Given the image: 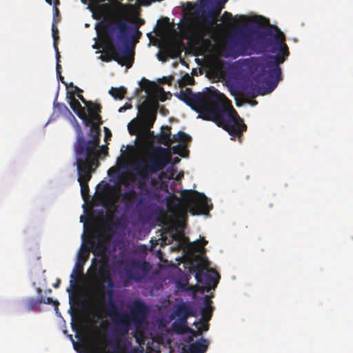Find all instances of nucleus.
I'll use <instances>...</instances> for the list:
<instances>
[{
	"mask_svg": "<svg viewBox=\"0 0 353 353\" xmlns=\"http://www.w3.org/2000/svg\"><path fill=\"white\" fill-rule=\"evenodd\" d=\"M175 96L198 112L199 118L214 122L227 131L232 137V140L237 137L239 141H241L247 125L233 108L231 101L217 90L213 88L205 94H194L190 88H187L176 93Z\"/></svg>",
	"mask_w": 353,
	"mask_h": 353,
	"instance_id": "nucleus-1",
	"label": "nucleus"
},
{
	"mask_svg": "<svg viewBox=\"0 0 353 353\" xmlns=\"http://www.w3.org/2000/svg\"><path fill=\"white\" fill-rule=\"evenodd\" d=\"M228 50L230 55L234 58L266 52L275 53V55L261 59L257 63H262L268 58L274 57L277 65L283 63L290 55L283 32L277 26L272 25L267 29H262L259 26L241 28L238 38L230 41Z\"/></svg>",
	"mask_w": 353,
	"mask_h": 353,
	"instance_id": "nucleus-2",
	"label": "nucleus"
},
{
	"mask_svg": "<svg viewBox=\"0 0 353 353\" xmlns=\"http://www.w3.org/2000/svg\"><path fill=\"white\" fill-rule=\"evenodd\" d=\"M102 310L106 316L112 320L116 326L112 338L108 340V343L105 341H99L92 353L124 352L127 347L130 345V342L125 340L123 346L121 347L119 345L121 339L128 334L132 322L136 326L143 322L148 312L146 305L143 301L136 300L133 303L130 314L122 313L119 312L117 305L110 297L107 305Z\"/></svg>",
	"mask_w": 353,
	"mask_h": 353,
	"instance_id": "nucleus-3",
	"label": "nucleus"
},
{
	"mask_svg": "<svg viewBox=\"0 0 353 353\" xmlns=\"http://www.w3.org/2000/svg\"><path fill=\"white\" fill-rule=\"evenodd\" d=\"M168 162L166 149L157 146L149 154L147 160L142 159L136 163L134 170L138 176L137 185L139 189L138 195L140 196L136 205L138 210H145L148 208V200L152 199L156 196L155 190L147 185L150 174H157L162 170Z\"/></svg>",
	"mask_w": 353,
	"mask_h": 353,
	"instance_id": "nucleus-4",
	"label": "nucleus"
},
{
	"mask_svg": "<svg viewBox=\"0 0 353 353\" xmlns=\"http://www.w3.org/2000/svg\"><path fill=\"white\" fill-rule=\"evenodd\" d=\"M256 74L254 81L257 83L245 84L241 88V93L237 90H231L235 96L242 95L248 99H252L259 95L271 93L281 79V69L274 61V57H270L262 63H256L255 67Z\"/></svg>",
	"mask_w": 353,
	"mask_h": 353,
	"instance_id": "nucleus-5",
	"label": "nucleus"
},
{
	"mask_svg": "<svg viewBox=\"0 0 353 353\" xmlns=\"http://www.w3.org/2000/svg\"><path fill=\"white\" fill-rule=\"evenodd\" d=\"M95 142L85 143L82 137L78 139V146L74 151L77 167L78 181L81 186V194L83 200L89 196L88 182L92 178V174L99 166V159L101 155H97L94 152Z\"/></svg>",
	"mask_w": 353,
	"mask_h": 353,
	"instance_id": "nucleus-6",
	"label": "nucleus"
},
{
	"mask_svg": "<svg viewBox=\"0 0 353 353\" xmlns=\"http://www.w3.org/2000/svg\"><path fill=\"white\" fill-rule=\"evenodd\" d=\"M96 30L106 42L113 41L122 42L125 48L129 49L132 40L137 42L142 33L139 29L129 26L125 21L114 22L110 20H103L96 24Z\"/></svg>",
	"mask_w": 353,
	"mask_h": 353,
	"instance_id": "nucleus-7",
	"label": "nucleus"
},
{
	"mask_svg": "<svg viewBox=\"0 0 353 353\" xmlns=\"http://www.w3.org/2000/svg\"><path fill=\"white\" fill-rule=\"evenodd\" d=\"M174 208L179 214L183 215L188 211L193 215L205 214L212 208L208 205L207 196L196 190H186L182 193L180 203H174Z\"/></svg>",
	"mask_w": 353,
	"mask_h": 353,
	"instance_id": "nucleus-8",
	"label": "nucleus"
},
{
	"mask_svg": "<svg viewBox=\"0 0 353 353\" xmlns=\"http://www.w3.org/2000/svg\"><path fill=\"white\" fill-rule=\"evenodd\" d=\"M159 105L157 103L145 101L138 108L139 113L137 118L132 120L128 125L131 135L137 134L141 130L153 133L150 129L157 119Z\"/></svg>",
	"mask_w": 353,
	"mask_h": 353,
	"instance_id": "nucleus-9",
	"label": "nucleus"
},
{
	"mask_svg": "<svg viewBox=\"0 0 353 353\" xmlns=\"http://www.w3.org/2000/svg\"><path fill=\"white\" fill-rule=\"evenodd\" d=\"M108 244V239L103 235L97 234L90 238L88 245L79 250L76 265L82 267L89 259L90 252L95 256H103L107 251Z\"/></svg>",
	"mask_w": 353,
	"mask_h": 353,
	"instance_id": "nucleus-10",
	"label": "nucleus"
},
{
	"mask_svg": "<svg viewBox=\"0 0 353 353\" xmlns=\"http://www.w3.org/2000/svg\"><path fill=\"white\" fill-rule=\"evenodd\" d=\"M191 272L195 273V279L199 284V291L202 293L209 292L211 289H214L219 281L220 275L212 269H205L200 265L196 264L191 267Z\"/></svg>",
	"mask_w": 353,
	"mask_h": 353,
	"instance_id": "nucleus-11",
	"label": "nucleus"
},
{
	"mask_svg": "<svg viewBox=\"0 0 353 353\" xmlns=\"http://www.w3.org/2000/svg\"><path fill=\"white\" fill-rule=\"evenodd\" d=\"M90 119L92 121V123L90 126V133H91V139L86 141L85 139L83 133L82 132V130L79 125H78L77 129V137L76 143L74 145V151H76V148L78 146V139L81 137H82L83 140L85 143H89V142H95L97 143V145L94 147V152L97 153V155H101V154H104L105 155L108 154V148L103 147L101 149H97L99 145L100 142V135H101V130H100V125L102 124V119L99 114H89Z\"/></svg>",
	"mask_w": 353,
	"mask_h": 353,
	"instance_id": "nucleus-12",
	"label": "nucleus"
},
{
	"mask_svg": "<svg viewBox=\"0 0 353 353\" xmlns=\"http://www.w3.org/2000/svg\"><path fill=\"white\" fill-rule=\"evenodd\" d=\"M118 50H120L121 52H119L117 48L113 45H111L108 50L101 54L99 58L105 62H110L114 60L122 66L126 65L127 68L132 67L133 57L130 50L128 48L121 50L120 47H118Z\"/></svg>",
	"mask_w": 353,
	"mask_h": 353,
	"instance_id": "nucleus-13",
	"label": "nucleus"
},
{
	"mask_svg": "<svg viewBox=\"0 0 353 353\" xmlns=\"http://www.w3.org/2000/svg\"><path fill=\"white\" fill-rule=\"evenodd\" d=\"M95 276L97 288L99 292V301L100 302H103L105 300V284L107 283L108 287L110 288L108 291L109 297H112L113 294L112 288L114 285L108 266L106 264L99 265Z\"/></svg>",
	"mask_w": 353,
	"mask_h": 353,
	"instance_id": "nucleus-14",
	"label": "nucleus"
},
{
	"mask_svg": "<svg viewBox=\"0 0 353 353\" xmlns=\"http://www.w3.org/2000/svg\"><path fill=\"white\" fill-rule=\"evenodd\" d=\"M123 270L127 279L140 281L150 270V265L146 261L131 260L123 266Z\"/></svg>",
	"mask_w": 353,
	"mask_h": 353,
	"instance_id": "nucleus-15",
	"label": "nucleus"
},
{
	"mask_svg": "<svg viewBox=\"0 0 353 353\" xmlns=\"http://www.w3.org/2000/svg\"><path fill=\"white\" fill-rule=\"evenodd\" d=\"M180 54L179 43L176 41H168L163 45L162 51L157 53V57L159 61L165 62L168 57L176 58Z\"/></svg>",
	"mask_w": 353,
	"mask_h": 353,
	"instance_id": "nucleus-16",
	"label": "nucleus"
},
{
	"mask_svg": "<svg viewBox=\"0 0 353 353\" xmlns=\"http://www.w3.org/2000/svg\"><path fill=\"white\" fill-rule=\"evenodd\" d=\"M173 314L179 319L188 321L189 317L195 316V312L189 303L181 301L176 305Z\"/></svg>",
	"mask_w": 353,
	"mask_h": 353,
	"instance_id": "nucleus-17",
	"label": "nucleus"
},
{
	"mask_svg": "<svg viewBox=\"0 0 353 353\" xmlns=\"http://www.w3.org/2000/svg\"><path fill=\"white\" fill-rule=\"evenodd\" d=\"M222 7L216 6L213 10L208 12L204 21L209 30L221 29V23H217V17L221 11Z\"/></svg>",
	"mask_w": 353,
	"mask_h": 353,
	"instance_id": "nucleus-18",
	"label": "nucleus"
},
{
	"mask_svg": "<svg viewBox=\"0 0 353 353\" xmlns=\"http://www.w3.org/2000/svg\"><path fill=\"white\" fill-rule=\"evenodd\" d=\"M74 93H71L70 105L72 110L76 113L79 119L86 122L88 124L90 121L88 119L84 108H83L79 101L74 97Z\"/></svg>",
	"mask_w": 353,
	"mask_h": 353,
	"instance_id": "nucleus-19",
	"label": "nucleus"
},
{
	"mask_svg": "<svg viewBox=\"0 0 353 353\" xmlns=\"http://www.w3.org/2000/svg\"><path fill=\"white\" fill-rule=\"evenodd\" d=\"M208 340L201 338L195 343L190 344V353H205L208 350Z\"/></svg>",
	"mask_w": 353,
	"mask_h": 353,
	"instance_id": "nucleus-20",
	"label": "nucleus"
},
{
	"mask_svg": "<svg viewBox=\"0 0 353 353\" xmlns=\"http://www.w3.org/2000/svg\"><path fill=\"white\" fill-rule=\"evenodd\" d=\"M187 324V321L178 319L172 324V328L175 333L183 334L188 332V327Z\"/></svg>",
	"mask_w": 353,
	"mask_h": 353,
	"instance_id": "nucleus-21",
	"label": "nucleus"
},
{
	"mask_svg": "<svg viewBox=\"0 0 353 353\" xmlns=\"http://www.w3.org/2000/svg\"><path fill=\"white\" fill-rule=\"evenodd\" d=\"M211 300L208 296H205V307L201 310L202 319L208 322L210 320L212 315V307L210 305Z\"/></svg>",
	"mask_w": 353,
	"mask_h": 353,
	"instance_id": "nucleus-22",
	"label": "nucleus"
},
{
	"mask_svg": "<svg viewBox=\"0 0 353 353\" xmlns=\"http://www.w3.org/2000/svg\"><path fill=\"white\" fill-rule=\"evenodd\" d=\"M165 130L162 131L160 134L159 142L164 145L169 147L172 142V137H171V128L170 126H165Z\"/></svg>",
	"mask_w": 353,
	"mask_h": 353,
	"instance_id": "nucleus-23",
	"label": "nucleus"
},
{
	"mask_svg": "<svg viewBox=\"0 0 353 353\" xmlns=\"http://www.w3.org/2000/svg\"><path fill=\"white\" fill-rule=\"evenodd\" d=\"M120 223V220L118 218L110 220L108 224L105 226V234L110 236L114 235L116 230L119 228Z\"/></svg>",
	"mask_w": 353,
	"mask_h": 353,
	"instance_id": "nucleus-24",
	"label": "nucleus"
},
{
	"mask_svg": "<svg viewBox=\"0 0 353 353\" xmlns=\"http://www.w3.org/2000/svg\"><path fill=\"white\" fill-rule=\"evenodd\" d=\"M42 301H44V297L42 296L37 299L33 297L28 298L26 301V307L28 311L34 310L37 308V305L41 303Z\"/></svg>",
	"mask_w": 353,
	"mask_h": 353,
	"instance_id": "nucleus-25",
	"label": "nucleus"
},
{
	"mask_svg": "<svg viewBox=\"0 0 353 353\" xmlns=\"http://www.w3.org/2000/svg\"><path fill=\"white\" fill-rule=\"evenodd\" d=\"M127 92L124 87L111 88L109 94L116 100H122Z\"/></svg>",
	"mask_w": 353,
	"mask_h": 353,
	"instance_id": "nucleus-26",
	"label": "nucleus"
},
{
	"mask_svg": "<svg viewBox=\"0 0 353 353\" xmlns=\"http://www.w3.org/2000/svg\"><path fill=\"white\" fill-rule=\"evenodd\" d=\"M191 140H192L191 137L183 131H179V132H178L177 134H174L172 136V142L173 143L179 142V143H187L190 142Z\"/></svg>",
	"mask_w": 353,
	"mask_h": 353,
	"instance_id": "nucleus-27",
	"label": "nucleus"
},
{
	"mask_svg": "<svg viewBox=\"0 0 353 353\" xmlns=\"http://www.w3.org/2000/svg\"><path fill=\"white\" fill-rule=\"evenodd\" d=\"M88 106V111L89 114H99L101 111L102 107L99 103H93L92 101H89Z\"/></svg>",
	"mask_w": 353,
	"mask_h": 353,
	"instance_id": "nucleus-28",
	"label": "nucleus"
},
{
	"mask_svg": "<svg viewBox=\"0 0 353 353\" xmlns=\"http://www.w3.org/2000/svg\"><path fill=\"white\" fill-rule=\"evenodd\" d=\"M179 83L180 87H183L187 85H192L194 83V79L187 73L179 81Z\"/></svg>",
	"mask_w": 353,
	"mask_h": 353,
	"instance_id": "nucleus-29",
	"label": "nucleus"
},
{
	"mask_svg": "<svg viewBox=\"0 0 353 353\" xmlns=\"http://www.w3.org/2000/svg\"><path fill=\"white\" fill-rule=\"evenodd\" d=\"M208 241L203 237L201 241H196L193 243V247L196 252H201L204 250V246Z\"/></svg>",
	"mask_w": 353,
	"mask_h": 353,
	"instance_id": "nucleus-30",
	"label": "nucleus"
},
{
	"mask_svg": "<svg viewBox=\"0 0 353 353\" xmlns=\"http://www.w3.org/2000/svg\"><path fill=\"white\" fill-rule=\"evenodd\" d=\"M221 20L228 26H232L234 23V18L230 12H224L221 17Z\"/></svg>",
	"mask_w": 353,
	"mask_h": 353,
	"instance_id": "nucleus-31",
	"label": "nucleus"
},
{
	"mask_svg": "<svg viewBox=\"0 0 353 353\" xmlns=\"http://www.w3.org/2000/svg\"><path fill=\"white\" fill-rule=\"evenodd\" d=\"M52 37L54 40L53 46L55 51L59 50L58 48V43L57 40L59 39V30L57 28L54 26V24H52Z\"/></svg>",
	"mask_w": 353,
	"mask_h": 353,
	"instance_id": "nucleus-32",
	"label": "nucleus"
},
{
	"mask_svg": "<svg viewBox=\"0 0 353 353\" xmlns=\"http://www.w3.org/2000/svg\"><path fill=\"white\" fill-rule=\"evenodd\" d=\"M54 105L55 109L61 114H65L68 112H70L69 109L64 103H57V104L54 103Z\"/></svg>",
	"mask_w": 353,
	"mask_h": 353,
	"instance_id": "nucleus-33",
	"label": "nucleus"
},
{
	"mask_svg": "<svg viewBox=\"0 0 353 353\" xmlns=\"http://www.w3.org/2000/svg\"><path fill=\"white\" fill-rule=\"evenodd\" d=\"M56 52V72L57 75H60V73L61 72V65H60V58L61 55L59 53V51H55Z\"/></svg>",
	"mask_w": 353,
	"mask_h": 353,
	"instance_id": "nucleus-34",
	"label": "nucleus"
},
{
	"mask_svg": "<svg viewBox=\"0 0 353 353\" xmlns=\"http://www.w3.org/2000/svg\"><path fill=\"white\" fill-rule=\"evenodd\" d=\"M41 303L53 305L56 308H57L58 305H59V303L57 300H53L51 297H48L47 299L44 298V301H42Z\"/></svg>",
	"mask_w": 353,
	"mask_h": 353,
	"instance_id": "nucleus-35",
	"label": "nucleus"
},
{
	"mask_svg": "<svg viewBox=\"0 0 353 353\" xmlns=\"http://www.w3.org/2000/svg\"><path fill=\"white\" fill-rule=\"evenodd\" d=\"M173 150H174V153H176V154H179V155L182 156V157H184V155L183 154V151H185L186 150V148H185V145H176V146H174L173 147Z\"/></svg>",
	"mask_w": 353,
	"mask_h": 353,
	"instance_id": "nucleus-36",
	"label": "nucleus"
},
{
	"mask_svg": "<svg viewBox=\"0 0 353 353\" xmlns=\"http://www.w3.org/2000/svg\"><path fill=\"white\" fill-rule=\"evenodd\" d=\"M141 88L145 90H148L151 88V82L145 79H142Z\"/></svg>",
	"mask_w": 353,
	"mask_h": 353,
	"instance_id": "nucleus-37",
	"label": "nucleus"
},
{
	"mask_svg": "<svg viewBox=\"0 0 353 353\" xmlns=\"http://www.w3.org/2000/svg\"><path fill=\"white\" fill-rule=\"evenodd\" d=\"M199 330L196 331L191 328L188 327V332L190 333L193 336H197L201 334V331L200 330V327H198Z\"/></svg>",
	"mask_w": 353,
	"mask_h": 353,
	"instance_id": "nucleus-38",
	"label": "nucleus"
},
{
	"mask_svg": "<svg viewBox=\"0 0 353 353\" xmlns=\"http://www.w3.org/2000/svg\"><path fill=\"white\" fill-rule=\"evenodd\" d=\"M145 23L144 19H138L137 21L134 23V25L132 26L137 29H139V28L143 26Z\"/></svg>",
	"mask_w": 353,
	"mask_h": 353,
	"instance_id": "nucleus-39",
	"label": "nucleus"
},
{
	"mask_svg": "<svg viewBox=\"0 0 353 353\" xmlns=\"http://www.w3.org/2000/svg\"><path fill=\"white\" fill-rule=\"evenodd\" d=\"M77 97L84 103L85 105H88L90 101H87L83 96L81 94V92H77Z\"/></svg>",
	"mask_w": 353,
	"mask_h": 353,
	"instance_id": "nucleus-40",
	"label": "nucleus"
},
{
	"mask_svg": "<svg viewBox=\"0 0 353 353\" xmlns=\"http://www.w3.org/2000/svg\"><path fill=\"white\" fill-rule=\"evenodd\" d=\"M137 192L134 190H130L128 192H125L124 194L125 197H130L132 196L137 195Z\"/></svg>",
	"mask_w": 353,
	"mask_h": 353,
	"instance_id": "nucleus-41",
	"label": "nucleus"
},
{
	"mask_svg": "<svg viewBox=\"0 0 353 353\" xmlns=\"http://www.w3.org/2000/svg\"><path fill=\"white\" fill-rule=\"evenodd\" d=\"M201 323V327H200V330L202 332V331H208V329H209V325L207 323Z\"/></svg>",
	"mask_w": 353,
	"mask_h": 353,
	"instance_id": "nucleus-42",
	"label": "nucleus"
},
{
	"mask_svg": "<svg viewBox=\"0 0 353 353\" xmlns=\"http://www.w3.org/2000/svg\"><path fill=\"white\" fill-rule=\"evenodd\" d=\"M70 87H72L74 88V90L76 92H83V90L81 89H80L79 88H78L77 86L76 85H74L73 83H70V85H69Z\"/></svg>",
	"mask_w": 353,
	"mask_h": 353,
	"instance_id": "nucleus-43",
	"label": "nucleus"
},
{
	"mask_svg": "<svg viewBox=\"0 0 353 353\" xmlns=\"http://www.w3.org/2000/svg\"><path fill=\"white\" fill-rule=\"evenodd\" d=\"M132 107L131 105H125L119 108V111L120 112L125 111L127 108H130Z\"/></svg>",
	"mask_w": 353,
	"mask_h": 353,
	"instance_id": "nucleus-44",
	"label": "nucleus"
},
{
	"mask_svg": "<svg viewBox=\"0 0 353 353\" xmlns=\"http://www.w3.org/2000/svg\"><path fill=\"white\" fill-rule=\"evenodd\" d=\"M105 139L106 140L108 136H111V132L107 128H105Z\"/></svg>",
	"mask_w": 353,
	"mask_h": 353,
	"instance_id": "nucleus-45",
	"label": "nucleus"
},
{
	"mask_svg": "<svg viewBox=\"0 0 353 353\" xmlns=\"http://www.w3.org/2000/svg\"><path fill=\"white\" fill-rule=\"evenodd\" d=\"M60 283H61V280H60L59 279H57V282H56V283H54V284L53 285V287H54V288H59V287Z\"/></svg>",
	"mask_w": 353,
	"mask_h": 353,
	"instance_id": "nucleus-46",
	"label": "nucleus"
},
{
	"mask_svg": "<svg viewBox=\"0 0 353 353\" xmlns=\"http://www.w3.org/2000/svg\"><path fill=\"white\" fill-rule=\"evenodd\" d=\"M57 76L59 81H61L63 83H65L64 77L61 75V72L60 73V75H57Z\"/></svg>",
	"mask_w": 353,
	"mask_h": 353,
	"instance_id": "nucleus-47",
	"label": "nucleus"
},
{
	"mask_svg": "<svg viewBox=\"0 0 353 353\" xmlns=\"http://www.w3.org/2000/svg\"><path fill=\"white\" fill-rule=\"evenodd\" d=\"M59 16V10L57 8H55L54 17Z\"/></svg>",
	"mask_w": 353,
	"mask_h": 353,
	"instance_id": "nucleus-48",
	"label": "nucleus"
},
{
	"mask_svg": "<svg viewBox=\"0 0 353 353\" xmlns=\"http://www.w3.org/2000/svg\"><path fill=\"white\" fill-rule=\"evenodd\" d=\"M161 112L162 114H166L167 113H168V110L167 109L163 108L161 110Z\"/></svg>",
	"mask_w": 353,
	"mask_h": 353,
	"instance_id": "nucleus-49",
	"label": "nucleus"
},
{
	"mask_svg": "<svg viewBox=\"0 0 353 353\" xmlns=\"http://www.w3.org/2000/svg\"><path fill=\"white\" fill-rule=\"evenodd\" d=\"M163 21H164L165 24H168L169 23V19L168 17H165V18L163 19Z\"/></svg>",
	"mask_w": 353,
	"mask_h": 353,
	"instance_id": "nucleus-50",
	"label": "nucleus"
},
{
	"mask_svg": "<svg viewBox=\"0 0 353 353\" xmlns=\"http://www.w3.org/2000/svg\"><path fill=\"white\" fill-rule=\"evenodd\" d=\"M46 1V3H48L49 5H52V0H45Z\"/></svg>",
	"mask_w": 353,
	"mask_h": 353,
	"instance_id": "nucleus-51",
	"label": "nucleus"
},
{
	"mask_svg": "<svg viewBox=\"0 0 353 353\" xmlns=\"http://www.w3.org/2000/svg\"><path fill=\"white\" fill-rule=\"evenodd\" d=\"M59 3V0H54V6H56Z\"/></svg>",
	"mask_w": 353,
	"mask_h": 353,
	"instance_id": "nucleus-52",
	"label": "nucleus"
},
{
	"mask_svg": "<svg viewBox=\"0 0 353 353\" xmlns=\"http://www.w3.org/2000/svg\"><path fill=\"white\" fill-rule=\"evenodd\" d=\"M108 205H109L110 206V205H112V203H112V201L110 199H109V200H108Z\"/></svg>",
	"mask_w": 353,
	"mask_h": 353,
	"instance_id": "nucleus-53",
	"label": "nucleus"
},
{
	"mask_svg": "<svg viewBox=\"0 0 353 353\" xmlns=\"http://www.w3.org/2000/svg\"><path fill=\"white\" fill-rule=\"evenodd\" d=\"M74 272H75V270H74V271H73L72 274H71V277H72V279H74Z\"/></svg>",
	"mask_w": 353,
	"mask_h": 353,
	"instance_id": "nucleus-54",
	"label": "nucleus"
},
{
	"mask_svg": "<svg viewBox=\"0 0 353 353\" xmlns=\"http://www.w3.org/2000/svg\"><path fill=\"white\" fill-rule=\"evenodd\" d=\"M151 182H152V183L153 184V183H156V180L152 179L151 180Z\"/></svg>",
	"mask_w": 353,
	"mask_h": 353,
	"instance_id": "nucleus-55",
	"label": "nucleus"
},
{
	"mask_svg": "<svg viewBox=\"0 0 353 353\" xmlns=\"http://www.w3.org/2000/svg\"><path fill=\"white\" fill-rule=\"evenodd\" d=\"M97 259L95 258L92 259V263H94L96 262Z\"/></svg>",
	"mask_w": 353,
	"mask_h": 353,
	"instance_id": "nucleus-56",
	"label": "nucleus"
},
{
	"mask_svg": "<svg viewBox=\"0 0 353 353\" xmlns=\"http://www.w3.org/2000/svg\"><path fill=\"white\" fill-rule=\"evenodd\" d=\"M37 291H38L39 294H41V290L40 288H38V289H37Z\"/></svg>",
	"mask_w": 353,
	"mask_h": 353,
	"instance_id": "nucleus-57",
	"label": "nucleus"
},
{
	"mask_svg": "<svg viewBox=\"0 0 353 353\" xmlns=\"http://www.w3.org/2000/svg\"><path fill=\"white\" fill-rule=\"evenodd\" d=\"M93 17H94V19H99V17H96L95 14H93Z\"/></svg>",
	"mask_w": 353,
	"mask_h": 353,
	"instance_id": "nucleus-58",
	"label": "nucleus"
},
{
	"mask_svg": "<svg viewBox=\"0 0 353 353\" xmlns=\"http://www.w3.org/2000/svg\"><path fill=\"white\" fill-rule=\"evenodd\" d=\"M256 103H257V102H256V101H254L252 102V104H253V105H255V104H256Z\"/></svg>",
	"mask_w": 353,
	"mask_h": 353,
	"instance_id": "nucleus-59",
	"label": "nucleus"
},
{
	"mask_svg": "<svg viewBox=\"0 0 353 353\" xmlns=\"http://www.w3.org/2000/svg\"><path fill=\"white\" fill-rule=\"evenodd\" d=\"M119 6H123V4L121 3H119Z\"/></svg>",
	"mask_w": 353,
	"mask_h": 353,
	"instance_id": "nucleus-60",
	"label": "nucleus"
},
{
	"mask_svg": "<svg viewBox=\"0 0 353 353\" xmlns=\"http://www.w3.org/2000/svg\"><path fill=\"white\" fill-rule=\"evenodd\" d=\"M223 1V3H225L228 0H222Z\"/></svg>",
	"mask_w": 353,
	"mask_h": 353,
	"instance_id": "nucleus-61",
	"label": "nucleus"
},
{
	"mask_svg": "<svg viewBox=\"0 0 353 353\" xmlns=\"http://www.w3.org/2000/svg\"><path fill=\"white\" fill-rule=\"evenodd\" d=\"M70 283H71V285H72V284H73V280H71V281H70Z\"/></svg>",
	"mask_w": 353,
	"mask_h": 353,
	"instance_id": "nucleus-62",
	"label": "nucleus"
}]
</instances>
